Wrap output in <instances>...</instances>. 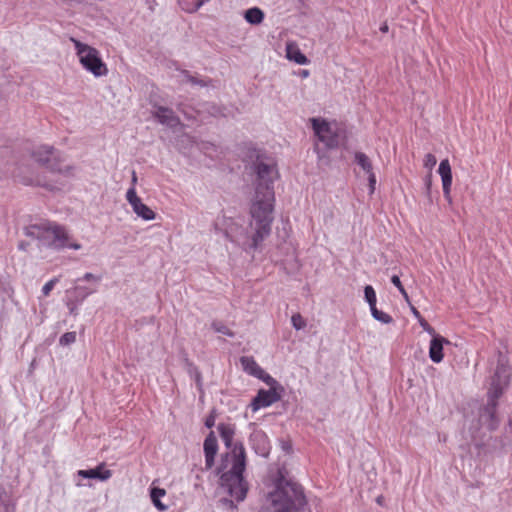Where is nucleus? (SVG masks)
<instances>
[{
    "label": "nucleus",
    "mask_w": 512,
    "mask_h": 512,
    "mask_svg": "<svg viewBox=\"0 0 512 512\" xmlns=\"http://www.w3.org/2000/svg\"><path fill=\"white\" fill-rule=\"evenodd\" d=\"M255 169L257 174L255 191L249 207L252 218L250 227L253 233L248 235L244 228L233 218L223 217L217 222V226L224 230L226 237L231 242L252 250H256L271 233L275 204L273 182L278 175L276 165L273 162L259 161Z\"/></svg>",
    "instance_id": "1"
},
{
    "label": "nucleus",
    "mask_w": 512,
    "mask_h": 512,
    "mask_svg": "<svg viewBox=\"0 0 512 512\" xmlns=\"http://www.w3.org/2000/svg\"><path fill=\"white\" fill-rule=\"evenodd\" d=\"M512 383V365L508 350L499 347L489 360L485 382V395L482 399V428L495 431L501 423V398Z\"/></svg>",
    "instance_id": "2"
},
{
    "label": "nucleus",
    "mask_w": 512,
    "mask_h": 512,
    "mask_svg": "<svg viewBox=\"0 0 512 512\" xmlns=\"http://www.w3.org/2000/svg\"><path fill=\"white\" fill-rule=\"evenodd\" d=\"M218 432L227 449L230 452L227 457L231 461V468L221 477V485L227 488L228 493L236 501H243L247 495L248 484L244 480L243 472L246 468V451L242 442L233 443L236 427L232 423H219Z\"/></svg>",
    "instance_id": "3"
},
{
    "label": "nucleus",
    "mask_w": 512,
    "mask_h": 512,
    "mask_svg": "<svg viewBox=\"0 0 512 512\" xmlns=\"http://www.w3.org/2000/svg\"><path fill=\"white\" fill-rule=\"evenodd\" d=\"M274 512H300L306 505L301 486L296 483L279 479L276 489L269 494Z\"/></svg>",
    "instance_id": "4"
},
{
    "label": "nucleus",
    "mask_w": 512,
    "mask_h": 512,
    "mask_svg": "<svg viewBox=\"0 0 512 512\" xmlns=\"http://www.w3.org/2000/svg\"><path fill=\"white\" fill-rule=\"evenodd\" d=\"M29 234L37 237L48 246L55 249L70 248L79 250L81 245L71 240L70 235L64 226L53 222H43L31 225Z\"/></svg>",
    "instance_id": "5"
},
{
    "label": "nucleus",
    "mask_w": 512,
    "mask_h": 512,
    "mask_svg": "<svg viewBox=\"0 0 512 512\" xmlns=\"http://www.w3.org/2000/svg\"><path fill=\"white\" fill-rule=\"evenodd\" d=\"M82 67L95 77L106 76L109 72L106 63L102 60L100 51L96 48L71 38Z\"/></svg>",
    "instance_id": "6"
},
{
    "label": "nucleus",
    "mask_w": 512,
    "mask_h": 512,
    "mask_svg": "<svg viewBox=\"0 0 512 512\" xmlns=\"http://www.w3.org/2000/svg\"><path fill=\"white\" fill-rule=\"evenodd\" d=\"M31 157L35 160V162H37L41 166H44L51 172H67V169L62 167V155L51 146L41 145L36 147L33 150Z\"/></svg>",
    "instance_id": "7"
},
{
    "label": "nucleus",
    "mask_w": 512,
    "mask_h": 512,
    "mask_svg": "<svg viewBox=\"0 0 512 512\" xmlns=\"http://www.w3.org/2000/svg\"><path fill=\"white\" fill-rule=\"evenodd\" d=\"M310 122L318 140L327 148H336L339 145V133L335 122L331 123L322 118H311Z\"/></svg>",
    "instance_id": "8"
},
{
    "label": "nucleus",
    "mask_w": 512,
    "mask_h": 512,
    "mask_svg": "<svg viewBox=\"0 0 512 512\" xmlns=\"http://www.w3.org/2000/svg\"><path fill=\"white\" fill-rule=\"evenodd\" d=\"M240 363L243 370L253 376L256 377L263 382H265L269 386H274L276 384V380L271 377L268 373H266L255 361V359L251 356H243L240 358Z\"/></svg>",
    "instance_id": "9"
},
{
    "label": "nucleus",
    "mask_w": 512,
    "mask_h": 512,
    "mask_svg": "<svg viewBox=\"0 0 512 512\" xmlns=\"http://www.w3.org/2000/svg\"><path fill=\"white\" fill-rule=\"evenodd\" d=\"M126 199L129 204L132 206L133 211L144 220H153L155 219V212L148 207L146 204L142 203L141 199L138 197L135 187H131L126 193Z\"/></svg>",
    "instance_id": "10"
},
{
    "label": "nucleus",
    "mask_w": 512,
    "mask_h": 512,
    "mask_svg": "<svg viewBox=\"0 0 512 512\" xmlns=\"http://www.w3.org/2000/svg\"><path fill=\"white\" fill-rule=\"evenodd\" d=\"M269 390L260 389L252 400L250 407L252 411H258L261 408L269 407L280 399V395L273 386Z\"/></svg>",
    "instance_id": "11"
},
{
    "label": "nucleus",
    "mask_w": 512,
    "mask_h": 512,
    "mask_svg": "<svg viewBox=\"0 0 512 512\" xmlns=\"http://www.w3.org/2000/svg\"><path fill=\"white\" fill-rule=\"evenodd\" d=\"M250 443L253 450L260 456L267 457L270 453V441L267 435L261 431H254L250 436Z\"/></svg>",
    "instance_id": "12"
},
{
    "label": "nucleus",
    "mask_w": 512,
    "mask_h": 512,
    "mask_svg": "<svg viewBox=\"0 0 512 512\" xmlns=\"http://www.w3.org/2000/svg\"><path fill=\"white\" fill-rule=\"evenodd\" d=\"M205 465L207 469L213 467L215 462V456L218 452V442L213 431H211L204 440L203 444Z\"/></svg>",
    "instance_id": "13"
},
{
    "label": "nucleus",
    "mask_w": 512,
    "mask_h": 512,
    "mask_svg": "<svg viewBox=\"0 0 512 512\" xmlns=\"http://www.w3.org/2000/svg\"><path fill=\"white\" fill-rule=\"evenodd\" d=\"M438 173L441 176L442 186H443V194L444 197L450 201V191L452 185V171L451 166L448 159H444L440 162Z\"/></svg>",
    "instance_id": "14"
},
{
    "label": "nucleus",
    "mask_w": 512,
    "mask_h": 512,
    "mask_svg": "<svg viewBox=\"0 0 512 512\" xmlns=\"http://www.w3.org/2000/svg\"><path fill=\"white\" fill-rule=\"evenodd\" d=\"M448 341L442 336H434L430 341L429 346V357L434 363H439L442 361L443 355V344Z\"/></svg>",
    "instance_id": "15"
},
{
    "label": "nucleus",
    "mask_w": 512,
    "mask_h": 512,
    "mask_svg": "<svg viewBox=\"0 0 512 512\" xmlns=\"http://www.w3.org/2000/svg\"><path fill=\"white\" fill-rule=\"evenodd\" d=\"M78 475L82 478H94L102 481L108 480L112 476V472L105 469V464L101 463L94 469L79 470Z\"/></svg>",
    "instance_id": "16"
},
{
    "label": "nucleus",
    "mask_w": 512,
    "mask_h": 512,
    "mask_svg": "<svg viewBox=\"0 0 512 512\" xmlns=\"http://www.w3.org/2000/svg\"><path fill=\"white\" fill-rule=\"evenodd\" d=\"M286 57L288 60L299 65H306L309 63L308 58L301 52L298 44L293 41L286 43Z\"/></svg>",
    "instance_id": "17"
},
{
    "label": "nucleus",
    "mask_w": 512,
    "mask_h": 512,
    "mask_svg": "<svg viewBox=\"0 0 512 512\" xmlns=\"http://www.w3.org/2000/svg\"><path fill=\"white\" fill-rule=\"evenodd\" d=\"M155 116L159 122L167 126L174 127L178 124V119L171 109L159 107L155 113Z\"/></svg>",
    "instance_id": "18"
},
{
    "label": "nucleus",
    "mask_w": 512,
    "mask_h": 512,
    "mask_svg": "<svg viewBox=\"0 0 512 512\" xmlns=\"http://www.w3.org/2000/svg\"><path fill=\"white\" fill-rule=\"evenodd\" d=\"M166 495V490L163 489V488H159V487H151V490H150V497H151V501L152 503L154 504V506L159 510V511H166L167 510V506L165 504H163L161 502V498L164 497Z\"/></svg>",
    "instance_id": "19"
},
{
    "label": "nucleus",
    "mask_w": 512,
    "mask_h": 512,
    "mask_svg": "<svg viewBox=\"0 0 512 512\" xmlns=\"http://www.w3.org/2000/svg\"><path fill=\"white\" fill-rule=\"evenodd\" d=\"M245 19L251 24H260L264 19V13L257 7L250 8L245 13Z\"/></svg>",
    "instance_id": "20"
},
{
    "label": "nucleus",
    "mask_w": 512,
    "mask_h": 512,
    "mask_svg": "<svg viewBox=\"0 0 512 512\" xmlns=\"http://www.w3.org/2000/svg\"><path fill=\"white\" fill-rule=\"evenodd\" d=\"M355 161L367 174L374 172L372 162L365 153L356 152Z\"/></svg>",
    "instance_id": "21"
},
{
    "label": "nucleus",
    "mask_w": 512,
    "mask_h": 512,
    "mask_svg": "<svg viewBox=\"0 0 512 512\" xmlns=\"http://www.w3.org/2000/svg\"><path fill=\"white\" fill-rule=\"evenodd\" d=\"M370 311L372 316L382 323L389 324L393 321V318L389 314L378 310L376 306L372 307Z\"/></svg>",
    "instance_id": "22"
},
{
    "label": "nucleus",
    "mask_w": 512,
    "mask_h": 512,
    "mask_svg": "<svg viewBox=\"0 0 512 512\" xmlns=\"http://www.w3.org/2000/svg\"><path fill=\"white\" fill-rule=\"evenodd\" d=\"M365 300L368 302L370 309L376 306L377 297L374 288L371 285H367L364 288Z\"/></svg>",
    "instance_id": "23"
},
{
    "label": "nucleus",
    "mask_w": 512,
    "mask_h": 512,
    "mask_svg": "<svg viewBox=\"0 0 512 512\" xmlns=\"http://www.w3.org/2000/svg\"><path fill=\"white\" fill-rule=\"evenodd\" d=\"M203 4H204V0H197L193 4H188L186 1L180 2L182 9L189 13L196 12Z\"/></svg>",
    "instance_id": "24"
},
{
    "label": "nucleus",
    "mask_w": 512,
    "mask_h": 512,
    "mask_svg": "<svg viewBox=\"0 0 512 512\" xmlns=\"http://www.w3.org/2000/svg\"><path fill=\"white\" fill-rule=\"evenodd\" d=\"M212 328L216 332L224 334L226 336H229V337L234 336V333L225 324H223L222 322H213L212 323Z\"/></svg>",
    "instance_id": "25"
},
{
    "label": "nucleus",
    "mask_w": 512,
    "mask_h": 512,
    "mask_svg": "<svg viewBox=\"0 0 512 512\" xmlns=\"http://www.w3.org/2000/svg\"><path fill=\"white\" fill-rule=\"evenodd\" d=\"M76 341V332H66L64 333L60 339L59 344L61 346H68Z\"/></svg>",
    "instance_id": "26"
},
{
    "label": "nucleus",
    "mask_w": 512,
    "mask_h": 512,
    "mask_svg": "<svg viewBox=\"0 0 512 512\" xmlns=\"http://www.w3.org/2000/svg\"><path fill=\"white\" fill-rule=\"evenodd\" d=\"M291 322L296 330L303 329L306 326V321L300 313H295L291 317Z\"/></svg>",
    "instance_id": "27"
},
{
    "label": "nucleus",
    "mask_w": 512,
    "mask_h": 512,
    "mask_svg": "<svg viewBox=\"0 0 512 512\" xmlns=\"http://www.w3.org/2000/svg\"><path fill=\"white\" fill-rule=\"evenodd\" d=\"M436 163H437V159H436L435 155H433L431 153H428V154L425 155V157L423 159V165L430 172L432 171V169L434 168Z\"/></svg>",
    "instance_id": "28"
},
{
    "label": "nucleus",
    "mask_w": 512,
    "mask_h": 512,
    "mask_svg": "<svg viewBox=\"0 0 512 512\" xmlns=\"http://www.w3.org/2000/svg\"><path fill=\"white\" fill-rule=\"evenodd\" d=\"M59 282L58 277H54L51 280H49L42 288V294L43 296L47 297L49 296L50 292L53 290L54 286Z\"/></svg>",
    "instance_id": "29"
},
{
    "label": "nucleus",
    "mask_w": 512,
    "mask_h": 512,
    "mask_svg": "<svg viewBox=\"0 0 512 512\" xmlns=\"http://www.w3.org/2000/svg\"><path fill=\"white\" fill-rule=\"evenodd\" d=\"M391 282L398 288L399 292L408 301V299H409L408 293L406 292L404 286L402 285L399 276L393 275L391 277Z\"/></svg>",
    "instance_id": "30"
},
{
    "label": "nucleus",
    "mask_w": 512,
    "mask_h": 512,
    "mask_svg": "<svg viewBox=\"0 0 512 512\" xmlns=\"http://www.w3.org/2000/svg\"><path fill=\"white\" fill-rule=\"evenodd\" d=\"M20 177V181L21 183L25 184V185H39V186H46V184L42 183L41 180L39 178H34V177H26V176H21V175H18Z\"/></svg>",
    "instance_id": "31"
},
{
    "label": "nucleus",
    "mask_w": 512,
    "mask_h": 512,
    "mask_svg": "<svg viewBox=\"0 0 512 512\" xmlns=\"http://www.w3.org/2000/svg\"><path fill=\"white\" fill-rule=\"evenodd\" d=\"M367 175H368L370 193H373L375 191L376 175H375L374 172H371V173H369Z\"/></svg>",
    "instance_id": "32"
},
{
    "label": "nucleus",
    "mask_w": 512,
    "mask_h": 512,
    "mask_svg": "<svg viewBox=\"0 0 512 512\" xmlns=\"http://www.w3.org/2000/svg\"><path fill=\"white\" fill-rule=\"evenodd\" d=\"M75 292H79V295L81 296V300H83L84 298H86L88 295H90L91 293H93L92 290H87V289H84V288H81V287H76L74 289Z\"/></svg>",
    "instance_id": "33"
},
{
    "label": "nucleus",
    "mask_w": 512,
    "mask_h": 512,
    "mask_svg": "<svg viewBox=\"0 0 512 512\" xmlns=\"http://www.w3.org/2000/svg\"><path fill=\"white\" fill-rule=\"evenodd\" d=\"M215 425V415L211 413L206 419H205V426L207 428H212Z\"/></svg>",
    "instance_id": "34"
},
{
    "label": "nucleus",
    "mask_w": 512,
    "mask_h": 512,
    "mask_svg": "<svg viewBox=\"0 0 512 512\" xmlns=\"http://www.w3.org/2000/svg\"><path fill=\"white\" fill-rule=\"evenodd\" d=\"M419 320V323L420 325L425 329L427 330L428 332L432 333L434 332V330L430 327V325L428 324V322L421 316V319H418Z\"/></svg>",
    "instance_id": "35"
},
{
    "label": "nucleus",
    "mask_w": 512,
    "mask_h": 512,
    "mask_svg": "<svg viewBox=\"0 0 512 512\" xmlns=\"http://www.w3.org/2000/svg\"><path fill=\"white\" fill-rule=\"evenodd\" d=\"M506 431H507V433L512 434V411L508 415Z\"/></svg>",
    "instance_id": "36"
},
{
    "label": "nucleus",
    "mask_w": 512,
    "mask_h": 512,
    "mask_svg": "<svg viewBox=\"0 0 512 512\" xmlns=\"http://www.w3.org/2000/svg\"><path fill=\"white\" fill-rule=\"evenodd\" d=\"M84 280L86 281H91V280H94V281H99L100 278L99 277H96L95 275H93L92 273H86L83 277Z\"/></svg>",
    "instance_id": "37"
},
{
    "label": "nucleus",
    "mask_w": 512,
    "mask_h": 512,
    "mask_svg": "<svg viewBox=\"0 0 512 512\" xmlns=\"http://www.w3.org/2000/svg\"><path fill=\"white\" fill-rule=\"evenodd\" d=\"M411 311L413 313V315L417 318V319H421V314L420 312L415 308V307H411Z\"/></svg>",
    "instance_id": "38"
},
{
    "label": "nucleus",
    "mask_w": 512,
    "mask_h": 512,
    "mask_svg": "<svg viewBox=\"0 0 512 512\" xmlns=\"http://www.w3.org/2000/svg\"><path fill=\"white\" fill-rule=\"evenodd\" d=\"M380 30H381L382 32H384V33H385V32H387V31H388V25H387V24H384L383 26H381V27H380Z\"/></svg>",
    "instance_id": "39"
},
{
    "label": "nucleus",
    "mask_w": 512,
    "mask_h": 512,
    "mask_svg": "<svg viewBox=\"0 0 512 512\" xmlns=\"http://www.w3.org/2000/svg\"><path fill=\"white\" fill-rule=\"evenodd\" d=\"M136 181H137L136 173L133 172V177H132L133 186L135 185Z\"/></svg>",
    "instance_id": "40"
},
{
    "label": "nucleus",
    "mask_w": 512,
    "mask_h": 512,
    "mask_svg": "<svg viewBox=\"0 0 512 512\" xmlns=\"http://www.w3.org/2000/svg\"><path fill=\"white\" fill-rule=\"evenodd\" d=\"M308 74H309V72H308L307 70H304V71H303V76H305V77H306V76H308Z\"/></svg>",
    "instance_id": "41"
}]
</instances>
